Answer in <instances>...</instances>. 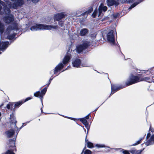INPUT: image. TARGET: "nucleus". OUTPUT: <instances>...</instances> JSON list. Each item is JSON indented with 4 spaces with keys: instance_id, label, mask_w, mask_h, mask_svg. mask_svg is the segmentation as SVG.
<instances>
[{
    "instance_id": "nucleus-48",
    "label": "nucleus",
    "mask_w": 154,
    "mask_h": 154,
    "mask_svg": "<svg viewBox=\"0 0 154 154\" xmlns=\"http://www.w3.org/2000/svg\"><path fill=\"white\" fill-rule=\"evenodd\" d=\"M98 108H97L96 109H95V110H94V111H96L97 109Z\"/></svg>"
},
{
    "instance_id": "nucleus-33",
    "label": "nucleus",
    "mask_w": 154,
    "mask_h": 154,
    "mask_svg": "<svg viewBox=\"0 0 154 154\" xmlns=\"http://www.w3.org/2000/svg\"><path fill=\"white\" fill-rule=\"evenodd\" d=\"M143 138H141L139 139V140L137 141L135 143L133 144V146H136L139 144L140 143V141L143 139Z\"/></svg>"
},
{
    "instance_id": "nucleus-46",
    "label": "nucleus",
    "mask_w": 154,
    "mask_h": 154,
    "mask_svg": "<svg viewBox=\"0 0 154 154\" xmlns=\"http://www.w3.org/2000/svg\"><path fill=\"white\" fill-rule=\"evenodd\" d=\"M25 124V123H23V125H22L21 127H22V128L24 126V125Z\"/></svg>"
},
{
    "instance_id": "nucleus-26",
    "label": "nucleus",
    "mask_w": 154,
    "mask_h": 154,
    "mask_svg": "<svg viewBox=\"0 0 154 154\" xmlns=\"http://www.w3.org/2000/svg\"><path fill=\"white\" fill-rule=\"evenodd\" d=\"M24 103L23 101H20L17 103H14V106L16 108L19 107L20 105Z\"/></svg>"
},
{
    "instance_id": "nucleus-51",
    "label": "nucleus",
    "mask_w": 154,
    "mask_h": 154,
    "mask_svg": "<svg viewBox=\"0 0 154 154\" xmlns=\"http://www.w3.org/2000/svg\"><path fill=\"white\" fill-rule=\"evenodd\" d=\"M41 110L42 112V109H41Z\"/></svg>"
},
{
    "instance_id": "nucleus-31",
    "label": "nucleus",
    "mask_w": 154,
    "mask_h": 154,
    "mask_svg": "<svg viewBox=\"0 0 154 154\" xmlns=\"http://www.w3.org/2000/svg\"><path fill=\"white\" fill-rule=\"evenodd\" d=\"M83 150H84L83 152L84 154H91V152L90 150L86 149L84 151V149Z\"/></svg>"
},
{
    "instance_id": "nucleus-8",
    "label": "nucleus",
    "mask_w": 154,
    "mask_h": 154,
    "mask_svg": "<svg viewBox=\"0 0 154 154\" xmlns=\"http://www.w3.org/2000/svg\"><path fill=\"white\" fill-rule=\"evenodd\" d=\"M72 63L73 66L76 68L88 67L89 66V65L88 63H81V60L78 59H76L73 60Z\"/></svg>"
},
{
    "instance_id": "nucleus-32",
    "label": "nucleus",
    "mask_w": 154,
    "mask_h": 154,
    "mask_svg": "<svg viewBox=\"0 0 154 154\" xmlns=\"http://www.w3.org/2000/svg\"><path fill=\"white\" fill-rule=\"evenodd\" d=\"M92 11V9L90 8L89 9L88 11L85 12L83 14V15H84V14H86L87 15L88 14L90 13H91Z\"/></svg>"
},
{
    "instance_id": "nucleus-14",
    "label": "nucleus",
    "mask_w": 154,
    "mask_h": 154,
    "mask_svg": "<svg viewBox=\"0 0 154 154\" xmlns=\"http://www.w3.org/2000/svg\"><path fill=\"white\" fill-rule=\"evenodd\" d=\"M17 121L15 119H14L13 121L12 122V125L14 126V130L16 131V134L15 135V137L16 138L17 134L19 131L22 128V127H20V128H18L16 125Z\"/></svg>"
},
{
    "instance_id": "nucleus-47",
    "label": "nucleus",
    "mask_w": 154,
    "mask_h": 154,
    "mask_svg": "<svg viewBox=\"0 0 154 154\" xmlns=\"http://www.w3.org/2000/svg\"><path fill=\"white\" fill-rule=\"evenodd\" d=\"M83 151H84V150H83L82 151V152L81 154H82L83 153Z\"/></svg>"
},
{
    "instance_id": "nucleus-27",
    "label": "nucleus",
    "mask_w": 154,
    "mask_h": 154,
    "mask_svg": "<svg viewBox=\"0 0 154 154\" xmlns=\"http://www.w3.org/2000/svg\"><path fill=\"white\" fill-rule=\"evenodd\" d=\"M114 149L116 150H119L120 152H122V153L124 154H130V153L129 152L126 150H124L121 148H119V149Z\"/></svg>"
},
{
    "instance_id": "nucleus-50",
    "label": "nucleus",
    "mask_w": 154,
    "mask_h": 154,
    "mask_svg": "<svg viewBox=\"0 0 154 154\" xmlns=\"http://www.w3.org/2000/svg\"><path fill=\"white\" fill-rule=\"evenodd\" d=\"M29 122H27L26 123H29Z\"/></svg>"
},
{
    "instance_id": "nucleus-3",
    "label": "nucleus",
    "mask_w": 154,
    "mask_h": 154,
    "mask_svg": "<svg viewBox=\"0 0 154 154\" xmlns=\"http://www.w3.org/2000/svg\"><path fill=\"white\" fill-rule=\"evenodd\" d=\"M10 8L7 7V5L3 7L2 12H3L2 14H5V15H8L3 18V20L4 21L7 23H9L13 22L14 20V16L10 14L11 11L10 10Z\"/></svg>"
},
{
    "instance_id": "nucleus-43",
    "label": "nucleus",
    "mask_w": 154,
    "mask_h": 154,
    "mask_svg": "<svg viewBox=\"0 0 154 154\" xmlns=\"http://www.w3.org/2000/svg\"><path fill=\"white\" fill-rule=\"evenodd\" d=\"M51 82V81H49L48 83V84L47 86V88L48 87V86H49V85H50V84Z\"/></svg>"
},
{
    "instance_id": "nucleus-35",
    "label": "nucleus",
    "mask_w": 154,
    "mask_h": 154,
    "mask_svg": "<svg viewBox=\"0 0 154 154\" xmlns=\"http://www.w3.org/2000/svg\"><path fill=\"white\" fill-rule=\"evenodd\" d=\"M119 15V14L118 13L114 14H113V16L114 18H116L118 17Z\"/></svg>"
},
{
    "instance_id": "nucleus-39",
    "label": "nucleus",
    "mask_w": 154,
    "mask_h": 154,
    "mask_svg": "<svg viewBox=\"0 0 154 154\" xmlns=\"http://www.w3.org/2000/svg\"><path fill=\"white\" fill-rule=\"evenodd\" d=\"M150 135H151V134L150 133H148L147 134L146 137V138L147 139L148 138H149L150 137Z\"/></svg>"
},
{
    "instance_id": "nucleus-41",
    "label": "nucleus",
    "mask_w": 154,
    "mask_h": 154,
    "mask_svg": "<svg viewBox=\"0 0 154 154\" xmlns=\"http://www.w3.org/2000/svg\"><path fill=\"white\" fill-rule=\"evenodd\" d=\"M52 77V75L51 76V78H50L49 81L51 82V81L53 80V78Z\"/></svg>"
},
{
    "instance_id": "nucleus-44",
    "label": "nucleus",
    "mask_w": 154,
    "mask_h": 154,
    "mask_svg": "<svg viewBox=\"0 0 154 154\" xmlns=\"http://www.w3.org/2000/svg\"><path fill=\"white\" fill-rule=\"evenodd\" d=\"M69 66H67V68H66L65 70H63L62 72L64 71H65V70H66L67 69H68V68H69Z\"/></svg>"
},
{
    "instance_id": "nucleus-21",
    "label": "nucleus",
    "mask_w": 154,
    "mask_h": 154,
    "mask_svg": "<svg viewBox=\"0 0 154 154\" xmlns=\"http://www.w3.org/2000/svg\"><path fill=\"white\" fill-rule=\"evenodd\" d=\"M14 106V103H9L7 105V107L8 109L13 111L15 109V107Z\"/></svg>"
},
{
    "instance_id": "nucleus-36",
    "label": "nucleus",
    "mask_w": 154,
    "mask_h": 154,
    "mask_svg": "<svg viewBox=\"0 0 154 154\" xmlns=\"http://www.w3.org/2000/svg\"><path fill=\"white\" fill-rule=\"evenodd\" d=\"M32 99V98L31 97H28L27 98H26L24 101H23V102H26L27 101H28V100H31Z\"/></svg>"
},
{
    "instance_id": "nucleus-5",
    "label": "nucleus",
    "mask_w": 154,
    "mask_h": 154,
    "mask_svg": "<svg viewBox=\"0 0 154 154\" xmlns=\"http://www.w3.org/2000/svg\"><path fill=\"white\" fill-rule=\"evenodd\" d=\"M71 58L70 54L65 56L63 60V63H59L54 69V74H56L58 72L60 71L64 67V65H66L68 63Z\"/></svg>"
},
{
    "instance_id": "nucleus-18",
    "label": "nucleus",
    "mask_w": 154,
    "mask_h": 154,
    "mask_svg": "<svg viewBox=\"0 0 154 154\" xmlns=\"http://www.w3.org/2000/svg\"><path fill=\"white\" fill-rule=\"evenodd\" d=\"M140 81H144L148 82L149 83H151L153 82L154 83V80L153 79L152 77H146L142 78L140 80Z\"/></svg>"
},
{
    "instance_id": "nucleus-28",
    "label": "nucleus",
    "mask_w": 154,
    "mask_h": 154,
    "mask_svg": "<svg viewBox=\"0 0 154 154\" xmlns=\"http://www.w3.org/2000/svg\"><path fill=\"white\" fill-rule=\"evenodd\" d=\"M120 0H117L119 1ZM121 2L122 3H127L130 4L133 2V0H120Z\"/></svg>"
},
{
    "instance_id": "nucleus-15",
    "label": "nucleus",
    "mask_w": 154,
    "mask_h": 154,
    "mask_svg": "<svg viewBox=\"0 0 154 154\" xmlns=\"http://www.w3.org/2000/svg\"><path fill=\"white\" fill-rule=\"evenodd\" d=\"M124 87H118L115 85H112L111 86V95L113 94L119 90L122 89L124 88Z\"/></svg>"
},
{
    "instance_id": "nucleus-40",
    "label": "nucleus",
    "mask_w": 154,
    "mask_h": 154,
    "mask_svg": "<svg viewBox=\"0 0 154 154\" xmlns=\"http://www.w3.org/2000/svg\"><path fill=\"white\" fill-rule=\"evenodd\" d=\"M89 116H90V114H88L84 118H85L86 119H89Z\"/></svg>"
},
{
    "instance_id": "nucleus-1",
    "label": "nucleus",
    "mask_w": 154,
    "mask_h": 154,
    "mask_svg": "<svg viewBox=\"0 0 154 154\" xmlns=\"http://www.w3.org/2000/svg\"><path fill=\"white\" fill-rule=\"evenodd\" d=\"M21 29L20 26L16 22L9 25L5 32V35H7V38L9 40L13 39L16 35V32Z\"/></svg>"
},
{
    "instance_id": "nucleus-17",
    "label": "nucleus",
    "mask_w": 154,
    "mask_h": 154,
    "mask_svg": "<svg viewBox=\"0 0 154 154\" xmlns=\"http://www.w3.org/2000/svg\"><path fill=\"white\" fill-rule=\"evenodd\" d=\"M15 131L14 129H11L7 131L6 132V134L8 137H10L14 134Z\"/></svg>"
},
{
    "instance_id": "nucleus-52",
    "label": "nucleus",
    "mask_w": 154,
    "mask_h": 154,
    "mask_svg": "<svg viewBox=\"0 0 154 154\" xmlns=\"http://www.w3.org/2000/svg\"><path fill=\"white\" fill-rule=\"evenodd\" d=\"M50 74H51V72H50Z\"/></svg>"
},
{
    "instance_id": "nucleus-10",
    "label": "nucleus",
    "mask_w": 154,
    "mask_h": 154,
    "mask_svg": "<svg viewBox=\"0 0 154 154\" xmlns=\"http://www.w3.org/2000/svg\"><path fill=\"white\" fill-rule=\"evenodd\" d=\"M47 89V87H46L44 88L41 92L39 91H36L34 94V96L35 97H39L42 102V98L46 92Z\"/></svg>"
},
{
    "instance_id": "nucleus-29",
    "label": "nucleus",
    "mask_w": 154,
    "mask_h": 154,
    "mask_svg": "<svg viewBox=\"0 0 154 154\" xmlns=\"http://www.w3.org/2000/svg\"><path fill=\"white\" fill-rule=\"evenodd\" d=\"M14 151L13 149H9L5 152V154H15V153L14 152Z\"/></svg>"
},
{
    "instance_id": "nucleus-34",
    "label": "nucleus",
    "mask_w": 154,
    "mask_h": 154,
    "mask_svg": "<svg viewBox=\"0 0 154 154\" xmlns=\"http://www.w3.org/2000/svg\"><path fill=\"white\" fill-rule=\"evenodd\" d=\"M98 12L97 10H95L92 15V17L93 18L95 17L96 16V15L98 13Z\"/></svg>"
},
{
    "instance_id": "nucleus-12",
    "label": "nucleus",
    "mask_w": 154,
    "mask_h": 154,
    "mask_svg": "<svg viewBox=\"0 0 154 154\" xmlns=\"http://www.w3.org/2000/svg\"><path fill=\"white\" fill-rule=\"evenodd\" d=\"M107 8L106 6H104L103 5L101 4L99 7V13L98 17H99L101 14L102 11H105L107 10Z\"/></svg>"
},
{
    "instance_id": "nucleus-11",
    "label": "nucleus",
    "mask_w": 154,
    "mask_h": 154,
    "mask_svg": "<svg viewBox=\"0 0 154 154\" xmlns=\"http://www.w3.org/2000/svg\"><path fill=\"white\" fill-rule=\"evenodd\" d=\"M65 16V14L63 13L57 14H55L54 17V21H59L62 18H64Z\"/></svg>"
},
{
    "instance_id": "nucleus-22",
    "label": "nucleus",
    "mask_w": 154,
    "mask_h": 154,
    "mask_svg": "<svg viewBox=\"0 0 154 154\" xmlns=\"http://www.w3.org/2000/svg\"><path fill=\"white\" fill-rule=\"evenodd\" d=\"M88 32V30L86 28L82 29L80 31V35L81 36L85 35Z\"/></svg>"
},
{
    "instance_id": "nucleus-7",
    "label": "nucleus",
    "mask_w": 154,
    "mask_h": 154,
    "mask_svg": "<svg viewBox=\"0 0 154 154\" xmlns=\"http://www.w3.org/2000/svg\"><path fill=\"white\" fill-rule=\"evenodd\" d=\"M140 81V78L138 76L131 75L125 82L126 86H129Z\"/></svg>"
},
{
    "instance_id": "nucleus-49",
    "label": "nucleus",
    "mask_w": 154,
    "mask_h": 154,
    "mask_svg": "<svg viewBox=\"0 0 154 154\" xmlns=\"http://www.w3.org/2000/svg\"><path fill=\"white\" fill-rule=\"evenodd\" d=\"M83 127V128L84 129V130H85V128H84V126H83V127Z\"/></svg>"
},
{
    "instance_id": "nucleus-38",
    "label": "nucleus",
    "mask_w": 154,
    "mask_h": 154,
    "mask_svg": "<svg viewBox=\"0 0 154 154\" xmlns=\"http://www.w3.org/2000/svg\"><path fill=\"white\" fill-rule=\"evenodd\" d=\"M88 123H87L85 124H84V125H85V127L87 128V130H88L89 129V128L88 127Z\"/></svg>"
},
{
    "instance_id": "nucleus-13",
    "label": "nucleus",
    "mask_w": 154,
    "mask_h": 154,
    "mask_svg": "<svg viewBox=\"0 0 154 154\" xmlns=\"http://www.w3.org/2000/svg\"><path fill=\"white\" fill-rule=\"evenodd\" d=\"M63 116V117H64L67 118L69 119H70L72 120H74V121H75V120H80V122H81L84 125V124L85 125V124L88 123V122L86 119H85V118H81L80 119H74V118H71V117L64 116Z\"/></svg>"
},
{
    "instance_id": "nucleus-2",
    "label": "nucleus",
    "mask_w": 154,
    "mask_h": 154,
    "mask_svg": "<svg viewBox=\"0 0 154 154\" xmlns=\"http://www.w3.org/2000/svg\"><path fill=\"white\" fill-rule=\"evenodd\" d=\"M57 28V25L52 26L40 24H35L31 26L30 29L32 31H35L43 29L51 30L52 29H56Z\"/></svg>"
},
{
    "instance_id": "nucleus-45",
    "label": "nucleus",
    "mask_w": 154,
    "mask_h": 154,
    "mask_svg": "<svg viewBox=\"0 0 154 154\" xmlns=\"http://www.w3.org/2000/svg\"><path fill=\"white\" fill-rule=\"evenodd\" d=\"M25 124V123H23V125H22L21 127H22V128L24 126V125Z\"/></svg>"
},
{
    "instance_id": "nucleus-20",
    "label": "nucleus",
    "mask_w": 154,
    "mask_h": 154,
    "mask_svg": "<svg viewBox=\"0 0 154 154\" xmlns=\"http://www.w3.org/2000/svg\"><path fill=\"white\" fill-rule=\"evenodd\" d=\"M16 138L15 137V135L14 138L13 140L11 139L9 140V147H12L14 149H15L14 147L15 146V140Z\"/></svg>"
},
{
    "instance_id": "nucleus-9",
    "label": "nucleus",
    "mask_w": 154,
    "mask_h": 154,
    "mask_svg": "<svg viewBox=\"0 0 154 154\" xmlns=\"http://www.w3.org/2000/svg\"><path fill=\"white\" fill-rule=\"evenodd\" d=\"M108 41L112 45L115 44V36L113 30H112L108 32L106 35Z\"/></svg>"
},
{
    "instance_id": "nucleus-19",
    "label": "nucleus",
    "mask_w": 154,
    "mask_h": 154,
    "mask_svg": "<svg viewBox=\"0 0 154 154\" xmlns=\"http://www.w3.org/2000/svg\"><path fill=\"white\" fill-rule=\"evenodd\" d=\"M106 2L108 5L109 6H112L113 5L117 6L119 5V3L114 0H107Z\"/></svg>"
},
{
    "instance_id": "nucleus-23",
    "label": "nucleus",
    "mask_w": 154,
    "mask_h": 154,
    "mask_svg": "<svg viewBox=\"0 0 154 154\" xmlns=\"http://www.w3.org/2000/svg\"><path fill=\"white\" fill-rule=\"evenodd\" d=\"M144 0H138L136 2L134 3L131 6L128 8L129 11L131 10L132 8L135 7L139 4L140 3Z\"/></svg>"
},
{
    "instance_id": "nucleus-24",
    "label": "nucleus",
    "mask_w": 154,
    "mask_h": 154,
    "mask_svg": "<svg viewBox=\"0 0 154 154\" xmlns=\"http://www.w3.org/2000/svg\"><path fill=\"white\" fill-rule=\"evenodd\" d=\"M144 149L139 150H132L130 151V152L132 154H141V153L144 150Z\"/></svg>"
},
{
    "instance_id": "nucleus-4",
    "label": "nucleus",
    "mask_w": 154,
    "mask_h": 154,
    "mask_svg": "<svg viewBox=\"0 0 154 154\" xmlns=\"http://www.w3.org/2000/svg\"><path fill=\"white\" fill-rule=\"evenodd\" d=\"M4 25L0 21V34L1 40L0 43V51H4L8 47L9 45L8 42H3L1 41L2 39H4V37L3 36V33L4 29ZM2 52H0V54Z\"/></svg>"
},
{
    "instance_id": "nucleus-37",
    "label": "nucleus",
    "mask_w": 154,
    "mask_h": 154,
    "mask_svg": "<svg viewBox=\"0 0 154 154\" xmlns=\"http://www.w3.org/2000/svg\"><path fill=\"white\" fill-rule=\"evenodd\" d=\"M58 24L61 27H62L63 25V23L61 21L59 22L58 23Z\"/></svg>"
},
{
    "instance_id": "nucleus-16",
    "label": "nucleus",
    "mask_w": 154,
    "mask_h": 154,
    "mask_svg": "<svg viewBox=\"0 0 154 154\" xmlns=\"http://www.w3.org/2000/svg\"><path fill=\"white\" fill-rule=\"evenodd\" d=\"M145 143L146 146L154 144V134L152 135L150 138Z\"/></svg>"
},
{
    "instance_id": "nucleus-25",
    "label": "nucleus",
    "mask_w": 154,
    "mask_h": 154,
    "mask_svg": "<svg viewBox=\"0 0 154 154\" xmlns=\"http://www.w3.org/2000/svg\"><path fill=\"white\" fill-rule=\"evenodd\" d=\"M95 146L97 148H107V150L108 151H109L110 150V149H111L109 147L107 146H105L103 144H96L95 145Z\"/></svg>"
},
{
    "instance_id": "nucleus-42",
    "label": "nucleus",
    "mask_w": 154,
    "mask_h": 154,
    "mask_svg": "<svg viewBox=\"0 0 154 154\" xmlns=\"http://www.w3.org/2000/svg\"><path fill=\"white\" fill-rule=\"evenodd\" d=\"M87 135L86 136V137H87ZM88 140H87L86 139H86H85V143H86V144H87V142H88Z\"/></svg>"
},
{
    "instance_id": "nucleus-6",
    "label": "nucleus",
    "mask_w": 154,
    "mask_h": 154,
    "mask_svg": "<svg viewBox=\"0 0 154 154\" xmlns=\"http://www.w3.org/2000/svg\"><path fill=\"white\" fill-rule=\"evenodd\" d=\"M90 45V42L87 39H84L81 44L76 46V51L79 53H80L84 50L86 49Z\"/></svg>"
},
{
    "instance_id": "nucleus-30",
    "label": "nucleus",
    "mask_w": 154,
    "mask_h": 154,
    "mask_svg": "<svg viewBox=\"0 0 154 154\" xmlns=\"http://www.w3.org/2000/svg\"><path fill=\"white\" fill-rule=\"evenodd\" d=\"M87 147L89 148H91L94 147L93 144L89 141L87 142Z\"/></svg>"
}]
</instances>
